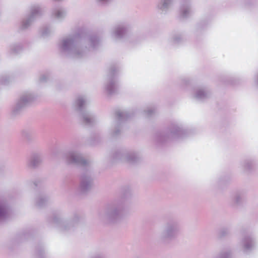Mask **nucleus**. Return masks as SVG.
<instances>
[{
    "label": "nucleus",
    "instance_id": "1",
    "mask_svg": "<svg viewBox=\"0 0 258 258\" xmlns=\"http://www.w3.org/2000/svg\"><path fill=\"white\" fill-rule=\"evenodd\" d=\"M96 36H89L83 29H79L62 38L58 43L61 53L70 57L80 58L84 56L90 49H95L99 44Z\"/></svg>",
    "mask_w": 258,
    "mask_h": 258
},
{
    "label": "nucleus",
    "instance_id": "2",
    "mask_svg": "<svg viewBox=\"0 0 258 258\" xmlns=\"http://www.w3.org/2000/svg\"><path fill=\"white\" fill-rule=\"evenodd\" d=\"M123 207L121 204H113L99 212L98 216L103 220L114 222L119 219L122 215Z\"/></svg>",
    "mask_w": 258,
    "mask_h": 258
},
{
    "label": "nucleus",
    "instance_id": "3",
    "mask_svg": "<svg viewBox=\"0 0 258 258\" xmlns=\"http://www.w3.org/2000/svg\"><path fill=\"white\" fill-rule=\"evenodd\" d=\"M179 232V226L177 222L171 221L167 223L160 235V239L164 242H169L175 239Z\"/></svg>",
    "mask_w": 258,
    "mask_h": 258
},
{
    "label": "nucleus",
    "instance_id": "4",
    "mask_svg": "<svg viewBox=\"0 0 258 258\" xmlns=\"http://www.w3.org/2000/svg\"><path fill=\"white\" fill-rule=\"evenodd\" d=\"M44 12V9L39 5L31 6L29 16L22 22V28H27L37 18L41 16Z\"/></svg>",
    "mask_w": 258,
    "mask_h": 258
},
{
    "label": "nucleus",
    "instance_id": "5",
    "mask_svg": "<svg viewBox=\"0 0 258 258\" xmlns=\"http://www.w3.org/2000/svg\"><path fill=\"white\" fill-rule=\"evenodd\" d=\"M64 158L68 164H73L81 166H86L89 164V162L76 151L68 152L65 154Z\"/></svg>",
    "mask_w": 258,
    "mask_h": 258
},
{
    "label": "nucleus",
    "instance_id": "6",
    "mask_svg": "<svg viewBox=\"0 0 258 258\" xmlns=\"http://www.w3.org/2000/svg\"><path fill=\"white\" fill-rule=\"evenodd\" d=\"M117 87L115 71L114 70H111L107 77V82L105 86V90L108 94L111 95L116 92Z\"/></svg>",
    "mask_w": 258,
    "mask_h": 258
},
{
    "label": "nucleus",
    "instance_id": "7",
    "mask_svg": "<svg viewBox=\"0 0 258 258\" xmlns=\"http://www.w3.org/2000/svg\"><path fill=\"white\" fill-rule=\"evenodd\" d=\"M33 99L34 97L30 93H23L17 102L14 112H16L21 108L29 104L33 101Z\"/></svg>",
    "mask_w": 258,
    "mask_h": 258
},
{
    "label": "nucleus",
    "instance_id": "8",
    "mask_svg": "<svg viewBox=\"0 0 258 258\" xmlns=\"http://www.w3.org/2000/svg\"><path fill=\"white\" fill-rule=\"evenodd\" d=\"M127 27L124 25H117L114 27L111 32V36L114 39H120L127 34Z\"/></svg>",
    "mask_w": 258,
    "mask_h": 258
},
{
    "label": "nucleus",
    "instance_id": "9",
    "mask_svg": "<svg viewBox=\"0 0 258 258\" xmlns=\"http://www.w3.org/2000/svg\"><path fill=\"white\" fill-rule=\"evenodd\" d=\"M241 244L245 252L250 251L255 247L256 241L251 235H247L243 238Z\"/></svg>",
    "mask_w": 258,
    "mask_h": 258
},
{
    "label": "nucleus",
    "instance_id": "10",
    "mask_svg": "<svg viewBox=\"0 0 258 258\" xmlns=\"http://www.w3.org/2000/svg\"><path fill=\"white\" fill-rule=\"evenodd\" d=\"M185 131L177 124H173L170 129L168 135V138L179 139L183 137Z\"/></svg>",
    "mask_w": 258,
    "mask_h": 258
},
{
    "label": "nucleus",
    "instance_id": "11",
    "mask_svg": "<svg viewBox=\"0 0 258 258\" xmlns=\"http://www.w3.org/2000/svg\"><path fill=\"white\" fill-rule=\"evenodd\" d=\"M116 158H119L124 161L133 163L136 161L137 156L134 152L117 153L115 155Z\"/></svg>",
    "mask_w": 258,
    "mask_h": 258
},
{
    "label": "nucleus",
    "instance_id": "12",
    "mask_svg": "<svg viewBox=\"0 0 258 258\" xmlns=\"http://www.w3.org/2000/svg\"><path fill=\"white\" fill-rule=\"evenodd\" d=\"M92 186V179L88 175L84 174L81 176L80 182V189L84 192L91 188Z\"/></svg>",
    "mask_w": 258,
    "mask_h": 258
},
{
    "label": "nucleus",
    "instance_id": "13",
    "mask_svg": "<svg viewBox=\"0 0 258 258\" xmlns=\"http://www.w3.org/2000/svg\"><path fill=\"white\" fill-rule=\"evenodd\" d=\"M83 122L87 125H92L96 121V118L92 113L86 111L82 113Z\"/></svg>",
    "mask_w": 258,
    "mask_h": 258
},
{
    "label": "nucleus",
    "instance_id": "14",
    "mask_svg": "<svg viewBox=\"0 0 258 258\" xmlns=\"http://www.w3.org/2000/svg\"><path fill=\"white\" fill-rule=\"evenodd\" d=\"M9 211L6 202L4 200H0V220H5L8 218Z\"/></svg>",
    "mask_w": 258,
    "mask_h": 258
},
{
    "label": "nucleus",
    "instance_id": "15",
    "mask_svg": "<svg viewBox=\"0 0 258 258\" xmlns=\"http://www.w3.org/2000/svg\"><path fill=\"white\" fill-rule=\"evenodd\" d=\"M172 4V0H159L157 4V8L162 12H166Z\"/></svg>",
    "mask_w": 258,
    "mask_h": 258
},
{
    "label": "nucleus",
    "instance_id": "16",
    "mask_svg": "<svg viewBox=\"0 0 258 258\" xmlns=\"http://www.w3.org/2000/svg\"><path fill=\"white\" fill-rule=\"evenodd\" d=\"M51 15L56 19L62 20L67 15V11L62 8L58 7L52 10Z\"/></svg>",
    "mask_w": 258,
    "mask_h": 258
},
{
    "label": "nucleus",
    "instance_id": "17",
    "mask_svg": "<svg viewBox=\"0 0 258 258\" xmlns=\"http://www.w3.org/2000/svg\"><path fill=\"white\" fill-rule=\"evenodd\" d=\"M210 96L209 91L205 88H198L196 90L194 97L199 100H203Z\"/></svg>",
    "mask_w": 258,
    "mask_h": 258
},
{
    "label": "nucleus",
    "instance_id": "18",
    "mask_svg": "<svg viewBox=\"0 0 258 258\" xmlns=\"http://www.w3.org/2000/svg\"><path fill=\"white\" fill-rule=\"evenodd\" d=\"M53 222L57 224L61 231H66L68 229L69 223L62 221L59 217L55 216L53 218Z\"/></svg>",
    "mask_w": 258,
    "mask_h": 258
},
{
    "label": "nucleus",
    "instance_id": "19",
    "mask_svg": "<svg viewBox=\"0 0 258 258\" xmlns=\"http://www.w3.org/2000/svg\"><path fill=\"white\" fill-rule=\"evenodd\" d=\"M41 161V156L39 154H34L30 157L28 161V165L31 167H35L38 165Z\"/></svg>",
    "mask_w": 258,
    "mask_h": 258
},
{
    "label": "nucleus",
    "instance_id": "20",
    "mask_svg": "<svg viewBox=\"0 0 258 258\" xmlns=\"http://www.w3.org/2000/svg\"><path fill=\"white\" fill-rule=\"evenodd\" d=\"M87 99L83 96H79L76 99L75 105L78 110H82L84 109L85 106L87 103Z\"/></svg>",
    "mask_w": 258,
    "mask_h": 258
},
{
    "label": "nucleus",
    "instance_id": "21",
    "mask_svg": "<svg viewBox=\"0 0 258 258\" xmlns=\"http://www.w3.org/2000/svg\"><path fill=\"white\" fill-rule=\"evenodd\" d=\"M116 115L117 119L120 122H122L123 120L127 119L130 116V113L126 111H117Z\"/></svg>",
    "mask_w": 258,
    "mask_h": 258
},
{
    "label": "nucleus",
    "instance_id": "22",
    "mask_svg": "<svg viewBox=\"0 0 258 258\" xmlns=\"http://www.w3.org/2000/svg\"><path fill=\"white\" fill-rule=\"evenodd\" d=\"M53 32L52 29L49 26H44L40 29V35L42 37H47Z\"/></svg>",
    "mask_w": 258,
    "mask_h": 258
},
{
    "label": "nucleus",
    "instance_id": "23",
    "mask_svg": "<svg viewBox=\"0 0 258 258\" xmlns=\"http://www.w3.org/2000/svg\"><path fill=\"white\" fill-rule=\"evenodd\" d=\"M180 14L183 18H186L190 14V10L188 6H183L181 8Z\"/></svg>",
    "mask_w": 258,
    "mask_h": 258
},
{
    "label": "nucleus",
    "instance_id": "24",
    "mask_svg": "<svg viewBox=\"0 0 258 258\" xmlns=\"http://www.w3.org/2000/svg\"><path fill=\"white\" fill-rule=\"evenodd\" d=\"M219 258H233V256L231 251L223 250L219 254Z\"/></svg>",
    "mask_w": 258,
    "mask_h": 258
},
{
    "label": "nucleus",
    "instance_id": "25",
    "mask_svg": "<svg viewBox=\"0 0 258 258\" xmlns=\"http://www.w3.org/2000/svg\"><path fill=\"white\" fill-rule=\"evenodd\" d=\"M21 49L22 47L19 44H13L10 46L11 53H18Z\"/></svg>",
    "mask_w": 258,
    "mask_h": 258
},
{
    "label": "nucleus",
    "instance_id": "26",
    "mask_svg": "<svg viewBox=\"0 0 258 258\" xmlns=\"http://www.w3.org/2000/svg\"><path fill=\"white\" fill-rule=\"evenodd\" d=\"M182 40V37L180 34H176L173 36L172 41L174 44H178Z\"/></svg>",
    "mask_w": 258,
    "mask_h": 258
},
{
    "label": "nucleus",
    "instance_id": "27",
    "mask_svg": "<svg viewBox=\"0 0 258 258\" xmlns=\"http://www.w3.org/2000/svg\"><path fill=\"white\" fill-rule=\"evenodd\" d=\"M12 78L8 76H3L1 79V82L3 84H7L11 80Z\"/></svg>",
    "mask_w": 258,
    "mask_h": 258
},
{
    "label": "nucleus",
    "instance_id": "28",
    "mask_svg": "<svg viewBox=\"0 0 258 258\" xmlns=\"http://www.w3.org/2000/svg\"><path fill=\"white\" fill-rule=\"evenodd\" d=\"M45 198H39L37 201V204L39 206H41L43 205L44 202H45Z\"/></svg>",
    "mask_w": 258,
    "mask_h": 258
},
{
    "label": "nucleus",
    "instance_id": "29",
    "mask_svg": "<svg viewBox=\"0 0 258 258\" xmlns=\"http://www.w3.org/2000/svg\"><path fill=\"white\" fill-rule=\"evenodd\" d=\"M48 78V75L47 74H43L40 77V81L41 82L46 81Z\"/></svg>",
    "mask_w": 258,
    "mask_h": 258
},
{
    "label": "nucleus",
    "instance_id": "30",
    "mask_svg": "<svg viewBox=\"0 0 258 258\" xmlns=\"http://www.w3.org/2000/svg\"><path fill=\"white\" fill-rule=\"evenodd\" d=\"M113 0H96L98 3L102 4H107L111 2Z\"/></svg>",
    "mask_w": 258,
    "mask_h": 258
},
{
    "label": "nucleus",
    "instance_id": "31",
    "mask_svg": "<svg viewBox=\"0 0 258 258\" xmlns=\"http://www.w3.org/2000/svg\"><path fill=\"white\" fill-rule=\"evenodd\" d=\"M154 109L152 108H149L148 109L147 111V114L148 115H152V113L154 112Z\"/></svg>",
    "mask_w": 258,
    "mask_h": 258
},
{
    "label": "nucleus",
    "instance_id": "32",
    "mask_svg": "<svg viewBox=\"0 0 258 258\" xmlns=\"http://www.w3.org/2000/svg\"><path fill=\"white\" fill-rule=\"evenodd\" d=\"M93 258H105V256L101 254H98L95 255Z\"/></svg>",
    "mask_w": 258,
    "mask_h": 258
},
{
    "label": "nucleus",
    "instance_id": "33",
    "mask_svg": "<svg viewBox=\"0 0 258 258\" xmlns=\"http://www.w3.org/2000/svg\"><path fill=\"white\" fill-rule=\"evenodd\" d=\"M118 132H119V130L117 128H116L115 131H114L113 132V133H112V135L113 136H116V135H118Z\"/></svg>",
    "mask_w": 258,
    "mask_h": 258
},
{
    "label": "nucleus",
    "instance_id": "34",
    "mask_svg": "<svg viewBox=\"0 0 258 258\" xmlns=\"http://www.w3.org/2000/svg\"><path fill=\"white\" fill-rule=\"evenodd\" d=\"M240 198V196L239 195H236L235 197V202H239V198Z\"/></svg>",
    "mask_w": 258,
    "mask_h": 258
},
{
    "label": "nucleus",
    "instance_id": "35",
    "mask_svg": "<svg viewBox=\"0 0 258 258\" xmlns=\"http://www.w3.org/2000/svg\"><path fill=\"white\" fill-rule=\"evenodd\" d=\"M186 82H187V81H186V80H183V83H186Z\"/></svg>",
    "mask_w": 258,
    "mask_h": 258
}]
</instances>
